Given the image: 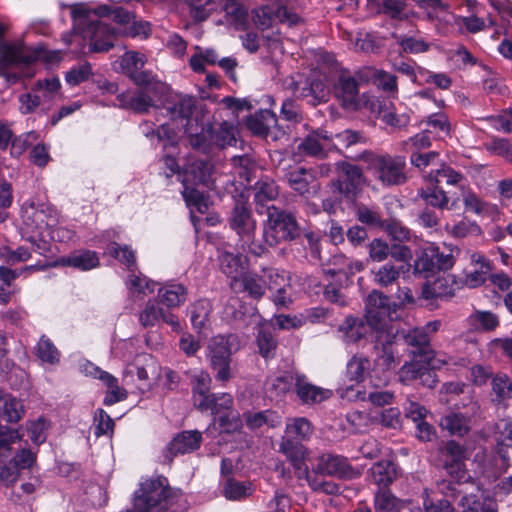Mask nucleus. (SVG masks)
<instances>
[{
    "label": "nucleus",
    "mask_w": 512,
    "mask_h": 512,
    "mask_svg": "<svg viewBox=\"0 0 512 512\" xmlns=\"http://www.w3.org/2000/svg\"><path fill=\"white\" fill-rule=\"evenodd\" d=\"M111 13L108 5H102L91 11L83 4L71 6L73 29L70 34L63 36V41L70 45L76 37L82 40H89L90 52H106L113 47L115 29L109 27L101 20L93 17H104Z\"/></svg>",
    "instance_id": "obj_1"
},
{
    "label": "nucleus",
    "mask_w": 512,
    "mask_h": 512,
    "mask_svg": "<svg viewBox=\"0 0 512 512\" xmlns=\"http://www.w3.org/2000/svg\"><path fill=\"white\" fill-rule=\"evenodd\" d=\"M183 495L172 489L164 476H156L140 483L134 495L135 512H182Z\"/></svg>",
    "instance_id": "obj_2"
},
{
    "label": "nucleus",
    "mask_w": 512,
    "mask_h": 512,
    "mask_svg": "<svg viewBox=\"0 0 512 512\" xmlns=\"http://www.w3.org/2000/svg\"><path fill=\"white\" fill-rule=\"evenodd\" d=\"M365 319L371 329L370 337L375 342V350L386 352L398 337V327L391 319L390 300L382 292L373 290L368 294Z\"/></svg>",
    "instance_id": "obj_3"
},
{
    "label": "nucleus",
    "mask_w": 512,
    "mask_h": 512,
    "mask_svg": "<svg viewBox=\"0 0 512 512\" xmlns=\"http://www.w3.org/2000/svg\"><path fill=\"white\" fill-rule=\"evenodd\" d=\"M213 170L214 166L209 160L195 159L190 160L179 175L183 185L182 195L191 211L196 210L202 214L208 211L209 197L196 186L203 185L209 188L212 184Z\"/></svg>",
    "instance_id": "obj_4"
},
{
    "label": "nucleus",
    "mask_w": 512,
    "mask_h": 512,
    "mask_svg": "<svg viewBox=\"0 0 512 512\" xmlns=\"http://www.w3.org/2000/svg\"><path fill=\"white\" fill-rule=\"evenodd\" d=\"M228 223L231 230L238 236L237 245L243 252H249L255 256H261L265 252L264 246L255 242L257 222L245 202H236Z\"/></svg>",
    "instance_id": "obj_5"
},
{
    "label": "nucleus",
    "mask_w": 512,
    "mask_h": 512,
    "mask_svg": "<svg viewBox=\"0 0 512 512\" xmlns=\"http://www.w3.org/2000/svg\"><path fill=\"white\" fill-rule=\"evenodd\" d=\"M362 160L367 164L368 171L384 186L401 185L406 181V161L402 156H391L389 154H374L365 151L361 155Z\"/></svg>",
    "instance_id": "obj_6"
},
{
    "label": "nucleus",
    "mask_w": 512,
    "mask_h": 512,
    "mask_svg": "<svg viewBox=\"0 0 512 512\" xmlns=\"http://www.w3.org/2000/svg\"><path fill=\"white\" fill-rule=\"evenodd\" d=\"M299 236V225L291 212L281 210L274 205L267 206V221L263 230V239L270 247L282 242L292 241Z\"/></svg>",
    "instance_id": "obj_7"
},
{
    "label": "nucleus",
    "mask_w": 512,
    "mask_h": 512,
    "mask_svg": "<svg viewBox=\"0 0 512 512\" xmlns=\"http://www.w3.org/2000/svg\"><path fill=\"white\" fill-rule=\"evenodd\" d=\"M429 354H414L409 363L404 364L399 371V379L403 383L419 379L423 386L434 387L437 382L434 370L439 369L446 361L435 357H428Z\"/></svg>",
    "instance_id": "obj_8"
},
{
    "label": "nucleus",
    "mask_w": 512,
    "mask_h": 512,
    "mask_svg": "<svg viewBox=\"0 0 512 512\" xmlns=\"http://www.w3.org/2000/svg\"><path fill=\"white\" fill-rule=\"evenodd\" d=\"M7 27L0 23V62L3 66H29L34 62L44 59L46 61H53L58 59V53L53 52L50 57L44 49H33L22 45H8L2 40V35Z\"/></svg>",
    "instance_id": "obj_9"
},
{
    "label": "nucleus",
    "mask_w": 512,
    "mask_h": 512,
    "mask_svg": "<svg viewBox=\"0 0 512 512\" xmlns=\"http://www.w3.org/2000/svg\"><path fill=\"white\" fill-rule=\"evenodd\" d=\"M207 402V407L199 410L211 411L224 431L231 432L240 427V420L232 410L233 398L230 394H211Z\"/></svg>",
    "instance_id": "obj_10"
},
{
    "label": "nucleus",
    "mask_w": 512,
    "mask_h": 512,
    "mask_svg": "<svg viewBox=\"0 0 512 512\" xmlns=\"http://www.w3.org/2000/svg\"><path fill=\"white\" fill-rule=\"evenodd\" d=\"M337 169L339 173L332 183L333 190L347 199H354L363 186L362 170L348 162L339 163Z\"/></svg>",
    "instance_id": "obj_11"
},
{
    "label": "nucleus",
    "mask_w": 512,
    "mask_h": 512,
    "mask_svg": "<svg viewBox=\"0 0 512 512\" xmlns=\"http://www.w3.org/2000/svg\"><path fill=\"white\" fill-rule=\"evenodd\" d=\"M253 18L256 26L262 30L271 27L274 23H285L289 26L296 25L301 18L291 8L279 4H267L253 10Z\"/></svg>",
    "instance_id": "obj_12"
},
{
    "label": "nucleus",
    "mask_w": 512,
    "mask_h": 512,
    "mask_svg": "<svg viewBox=\"0 0 512 512\" xmlns=\"http://www.w3.org/2000/svg\"><path fill=\"white\" fill-rule=\"evenodd\" d=\"M184 132L189 139L190 145L199 151L207 153L213 144L223 146L225 142H220L210 125L203 118L195 115L194 121L188 120L187 124H183Z\"/></svg>",
    "instance_id": "obj_13"
},
{
    "label": "nucleus",
    "mask_w": 512,
    "mask_h": 512,
    "mask_svg": "<svg viewBox=\"0 0 512 512\" xmlns=\"http://www.w3.org/2000/svg\"><path fill=\"white\" fill-rule=\"evenodd\" d=\"M444 468L450 477L458 483H466L471 479L465 466L466 451L454 440L446 443L443 449Z\"/></svg>",
    "instance_id": "obj_14"
},
{
    "label": "nucleus",
    "mask_w": 512,
    "mask_h": 512,
    "mask_svg": "<svg viewBox=\"0 0 512 512\" xmlns=\"http://www.w3.org/2000/svg\"><path fill=\"white\" fill-rule=\"evenodd\" d=\"M312 471L316 475L334 476L341 479H353L358 476L357 471L350 465L346 457L331 453L319 456Z\"/></svg>",
    "instance_id": "obj_15"
},
{
    "label": "nucleus",
    "mask_w": 512,
    "mask_h": 512,
    "mask_svg": "<svg viewBox=\"0 0 512 512\" xmlns=\"http://www.w3.org/2000/svg\"><path fill=\"white\" fill-rule=\"evenodd\" d=\"M333 93L344 109L360 108L358 81L350 73L341 72L338 75L333 85Z\"/></svg>",
    "instance_id": "obj_16"
},
{
    "label": "nucleus",
    "mask_w": 512,
    "mask_h": 512,
    "mask_svg": "<svg viewBox=\"0 0 512 512\" xmlns=\"http://www.w3.org/2000/svg\"><path fill=\"white\" fill-rule=\"evenodd\" d=\"M163 109L173 121L180 120L187 124L188 120L194 121L197 109V99L190 95H170L163 104Z\"/></svg>",
    "instance_id": "obj_17"
},
{
    "label": "nucleus",
    "mask_w": 512,
    "mask_h": 512,
    "mask_svg": "<svg viewBox=\"0 0 512 512\" xmlns=\"http://www.w3.org/2000/svg\"><path fill=\"white\" fill-rule=\"evenodd\" d=\"M338 333L340 339L346 344H357L362 340L375 344L370 337L371 329L368 322L353 315L347 316L338 326ZM373 348L375 349V345Z\"/></svg>",
    "instance_id": "obj_18"
},
{
    "label": "nucleus",
    "mask_w": 512,
    "mask_h": 512,
    "mask_svg": "<svg viewBox=\"0 0 512 512\" xmlns=\"http://www.w3.org/2000/svg\"><path fill=\"white\" fill-rule=\"evenodd\" d=\"M279 451L284 454L287 460L291 463L298 478H301L302 476L308 477L309 470L305 464L308 451L300 441L282 437L279 445Z\"/></svg>",
    "instance_id": "obj_19"
},
{
    "label": "nucleus",
    "mask_w": 512,
    "mask_h": 512,
    "mask_svg": "<svg viewBox=\"0 0 512 512\" xmlns=\"http://www.w3.org/2000/svg\"><path fill=\"white\" fill-rule=\"evenodd\" d=\"M223 18L220 23L235 30H244L248 23V10L240 0H225L222 6Z\"/></svg>",
    "instance_id": "obj_20"
},
{
    "label": "nucleus",
    "mask_w": 512,
    "mask_h": 512,
    "mask_svg": "<svg viewBox=\"0 0 512 512\" xmlns=\"http://www.w3.org/2000/svg\"><path fill=\"white\" fill-rule=\"evenodd\" d=\"M295 392L303 404L320 403L332 396V392L310 383L305 375L299 374L296 378Z\"/></svg>",
    "instance_id": "obj_21"
},
{
    "label": "nucleus",
    "mask_w": 512,
    "mask_h": 512,
    "mask_svg": "<svg viewBox=\"0 0 512 512\" xmlns=\"http://www.w3.org/2000/svg\"><path fill=\"white\" fill-rule=\"evenodd\" d=\"M298 373L285 372L282 375L271 377L266 383V393L271 399L280 400L296 386Z\"/></svg>",
    "instance_id": "obj_22"
},
{
    "label": "nucleus",
    "mask_w": 512,
    "mask_h": 512,
    "mask_svg": "<svg viewBox=\"0 0 512 512\" xmlns=\"http://www.w3.org/2000/svg\"><path fill=\"white\" fill-rule=\"evenodd\" d=\"M202 442L199 431H183L172 439L168 445V451L172 455L191 453L197 450Z\"/></svg>",
    "instance_id": "obj_23"
},
{
    "label": "nucleus",
    "mask_w": 512,
    "mask_h": 512,
    "mask_svg": "<svg viewBox=\"0 0 512 512\" xmlns=\"http://www.w3.org/2000/svg\"><path fill=\"white\" fill-rule=\"evenodd\" d=\"M454 295V288L447 277H438L434 281H427L421 291L424 300L449 299Z\"/></svg>",
    "instance_id": "obj_24"
},
{
    "label": "nucleus",
    "mask_w": 512,
    "mask_h": 512,
    "mask_svg": "<svg viewBox=\"0 0 512 512\" xmlns=\"http://www.w3.org/2000/svg\"><path fill=\"white\" fill-rule=\"evenodd\" d=\"M285 180L292 190L301 196L311 193V183L314 180L312 172L304 167H296L285 174Z\"/></svg>",
    "instance_id": "obj_25"
},
{
    "label": "nucleus",
    "mask_w": 512,
    "mask_h": 512,
    "mask_svg": "<svg viewBox=\"0 0 512 512\" xmlns=\"http://www.w3.org/2000/svg\"><path fill=\"white\" fill-rule=\"evenodd\" d=\"M161 96H154L153 92L138 90L133 95L121 94L119 100L123 107L131 108L138 113H145L151 107H155V100Z\"/></svg>",
    "instance_id": "obj_26"
},
{
    "label": "nucleus",
    "mask_w": 512,
    "mask_h": 512,
    "mask_svg": "<svg viewBox=\"0 0 512 512\" xmlns=\"http://www.w3.org/2000/svg\"><path fill=\"white\" fill-rule=\"evenodd\" d=\"M60 264L73 267L82 271L91 270L99 265V257L91 250H79L68 256L61 257Z\"/></svg>",
    "instance_id": "obj_27"
},
{
    "label": "nucleus",
    "mask_w": 512,
    "mask_h": 512,
    "mask_svg": "<svg viewBox=\"0 0 512 512\" xmlns=\"http://www.w3.org/2000/svg\"><path fill=\"white\" fill-rule=\"evenodd\" d=\"M373 483L386 488L398 476V467L391 460H381L375 463L369 470Z\"/></svg>",
    "instance_id": "obj_28"
},
{
    "label": "nucleus",
    "mask_w": 512,
    "mask_h": 512,
    "mask_svg": "<svg viewBox=\"0 0 512 512\" xmlns=\"http://www.w3.org/2000/svg\"><path fill=\"white\" fill-rule=\"evenodd\" d=\"M276 122L275 114L269 110H260L247 118L246 126L254 135L267 137Z\"/></svg>",
    "instance_id": "obj_29"
},
{
    "label": "nucleus",
    "mask_w": 512,
    "mask_h": 512,
    "mask_svg": "<svg viewBox=\"0 0 512 512\" xmlns=\"http://www.w3.org/2000/svg\"><path fill=\"white\" fill-rule=\"evenodd\" d=\"M158 297L168 308L179 307L187 300V289L180 283H167L159 288Z\"/></svg>",
    "instance_id": "obj_30"
},
{
    "label": "nucleus",
    "mask_w": 512,
    "mask_h": 512,
    "mask_svg": "<svg viewBox=\"0 0 512 512\" xmlns=\"http://www.w3.org/2000/svg\"><path fill=\"white\" fill-rule=\"evenodd\" d=\"M380 11L396 21H408L417 16V13L409 8L406 0H382Z\"/></svg>",
    "instance_id": "obj_31"
},
{
    "label": "nucleus",
    "mask_w": 512,
    "mask_h": 512,
    "mask_svg": "<svg viewBox=\"0 0 512 512\" xmlns=\"http://www.w3.org/2000/svg\"><path fill=\"white\" fill-rule=\"evenodd\" d=\"M25 413L21 400L11 396H2L0 393V418L9 423H16L22 419Z\"/></svg>",
    "instance_id": "obj_32"
},
{
    "label": "nucleus",
    "mask_w": 512,
    "mask_h": 512,
    "mask_svg": "<svg viewBox=\"0 0 512 512\" xmlns=\"http://www.w3.org/2000/svg\"><path fill=\"white\" fill-rule=\"evenodd\" d=\"M141 90L153 92L154 96H163L168 90V86L157 80L151 71H137L130 77Z\"/></svg>",
    "instance_id": "obj_33"
},
{
    "label": "nucleus",
    "mask_w": 512,
    "mask_h": 512,
    "mask_svg": "<svg viewBox=\"0 0 512 512\" xmlns=\"http://www.w3.org/2000/svg\"><path fill=\"white\" fill-rule=\"evenodd\" d=\"M242 347V339L234 333L216 335L207 344L209 352H238Z\"/></svg>",
    "instance_id": "obj_34"
},
{
    "label": "nucleus",
    "mask_w": 512,
    "mask_h": 512,
    "mask_svg": "<svg viewBox=\"0 0 512 512\" xmlns=\"http://www.w3.org/2000/svg\"><path fill=\"white\" fill-rule=\"evenodd\" d=\"M212 305L209 300L201 299L189 307V315L192 326L196 330H201L209 325Z\"/></svg>",
    "instance_id": "obj_35"
},
{
    "label": "nucleus",
    "mask_w": 512,
    "mask_h": 512,
    "mask_svg": "<svg viewBox=\"0 0 512 512\" xmlns=\"http://www.w3.org/2000/svg\"><path fill=\"white\" fill-rule=\"evenodd\" d=\"M440 425L451 435L464 436L470 430V418L461 413L451 412L441 419Z\"/></svg>",
    "instance_id": "obj_36"
},
{
    "label": "nucleus",
    "mask_w": 512,
    "mask_h": 512,
    "mask_svg": "<svg viewBox=\"0 0 512 512\" xmlns=\"http://www.w3.org/2000/svg\"><path fill=\"white\" fill-rule=\"evenodd\" d=\"M313 429L311 423L304 417L290 418L286 423L285 435L295 441H304L310 438Z\"/></svg>",
    "instance_id": "obj_37"
},
{
    "label": "nucleus",
    "mask_w": 512,
    "mask_h": 512,
    "mask_svg": "<svg viewBox=\"0 0 512 512\" xmlns=\"http://www.w3.org/2000/svg\"><path fill=\"white\" fill-rule=\"evenodd\" d=\"M23 439L19 429L9 426H0V463L10 458L12 446Z\"/></svg>",
    "instance_id": "obj_38"
},
{
    "label": "nucleus",
    "mask_w": 512,
    "mask_h": 512,
    "mask_svg": "<svg viewBox=\"0 0 512 512\" xmlns=\"http://www.w3.org/2000/svg\"><path fill=\"white\" fill-rule=\"evenodd\" d=\"M294 89L299 97L307 99V102L312 106L327 101L328 89L320 80H312L309 86L303 87L301 91H299L298 86H295Z\"/></svg>",
    "instance_id": "obj_39"
},
{
    "label": "nucleus",
    "mask_w": 512,
    "mask_h": 512,
    "mask_svg": "<svg viewBox=\"0 0 512 512\" xmlns=\"http://www.w3.org/2000/svg\"><path fill=\"white\" fill-rule=\"evenodd\" d=\"M195 385L193 387L194 405L197 409L207 407V401L211 394H209L211 378L208 373L204 371L198 372L194 376Z\"/></svg>",
    "instance_id": "obj_40"
},
{
    "label": "nucleus",
    "mask_w": 512,
    "mask_h": 512,
    "mask_svg": "<svg viewBox=\"0 0 512 512\" xmlns=\"http://www.w3.org/2000/svg\"><path fill=\"white\" fill-rule=\"evenodd\" d=\"M355 216L360 223L371 228L381 229L385 221L378 207L363 203L356 205Z\"/></svg>",
    "instance_id": "obj_41"
},
{
    "label": "nucleus",
    "mask_w": 512,
    "mask_h": 512,
    "mask_svg": "<svg viewBox=\"0 0 512 512\" xmlns=\"http://www.w3.org/2000/svg\"><path fill=\"white\" fill-rule=\"evenodd\" d=\"M240 283L243 291L253 299H260L266 291V280L263 275L247 272L241 275Z\"/></svg>",
    "instance_id": "obj_42"
},
{
    "label": "nucleus",
    "mask_w": 512,
    "mask_h": 512,
    "mask_svg": "<svg viewBox=\"0 0 512 512\" xmlns=\"http://www.w3.org/2000/svg\"><path fill=\"white\" fill-rule=\"evenodd\" d=\"M422 198L426 202L427 205L438 209H447L452 210L456 207L458 200L454 199L451 204H449V198L446 192L439 188L438 186L427 188L423 190L421 193Z\"/></svg>",
    "instance_id": "obj_43"
},
{
    "label": "nucleus",
    "mask_w": 512,
    "mask_h": 512,
    "mask_svg": "<svg viewBox=\"0 0 512 512\" xmlns=\"http://www.w3.org/2000/svg\"><path fill=\"white\" fill-rule=\"evenodd\" d=\"M399 341H403L405 344L411 347L418 348L419 352H425L423 349L429 344L430 339L429 334L425 328H414L407 334L398 330L397 339L388 346L387 351L393 344L398 343Z\"/></svg>",
    "instance_id": "obj_44"
},
{
    "label": "nucleus",
    "mask_w": 512,
    "mask_h": 512,
    "mask_svg": "<svg viewBox=\"0 0 512 512\" xmlns=\"http://www.w3.org/2000/svg\"><path fill=\"white\" fill-rule=\"evenodd\" d=\"M380 230L385 232L391 240L398 242H408L412 237L411 230L396 217L385 218Z\"/></svg>",
    "instance_id": "obj_45"
},
{
    "label": "nucleus",
    "mask_w": 512,
    "mask_h": 512,
    "mask_svg": "<svg viewBox=\"0 0 512 512\" xmlns=\"http://www.w3.org/2000/svg\"><path fill=\"white\" fill-rule=\"evenodd\" d=\"M101 381L107 387V392L104 397L103 403L106 406L113 405L117 402L123 401L127 398L125 389L118 385V380L110 373L101 374Z\"/></svg>",
    "instance_id": "obj_46"
},
{
    "label": "nucleus",
    "mask_w": 512,
    "mask_h": 512,
    "mask_svg": "<svg viewBox=\"0 0 512 512\" xmlns=\"http://www.w3.org/2000/svg\"><path fill=\"white\" fill-rule=\"evenodd\" d=\"M428 178L431 183L439 184L444 181L447 185L463 188L464 176L450 166L442 165L439 169L431 171Z\"/></svg>",
    "instance_id": "obj_47"
},
{
    "label": "nucleus",
    "mask_w": 512,
    "mask_h": 512,
    "mask_svg": "<svg viewBox=\"0 0 512 512\" xmlns=\"http://www.w3.org/2000/svg\"><path fill=\"white\" fill-rule=\"evenodd\" d=\"M279 194L278 186L272 180L265 179L256 183L254 201L257 206L267 208V203L275 200Z\"/></svg>",
    "instance_id": "obj_48"
},
{
    "label": "nucleus",
    "mask_w": 512,
    "mask_h": 512,
    "mask_svg": "<svg viewBox=\"0 0 512 512\" xmlns=\"http://www.w3.org/2000/svg\"><path fill=\"white\" fill-rule=\"evenodd\" d=\"M220 267L223 273L232 279L231 286L234 288L238 282V275L241 274L242 260L238 255L224 252L220 256Z\"/></svg>",
    "instance_id": "obj_49"
},
{
    "label": "nucleus",
    "mask_w": 512,
    "mask_h": 512,
    "mask_svg": "<svg viewBox=\"0 0 512 512\" xmlns=\"http://www.w3.org/2000/svg\"><path fill=\"white\" fill-rule=\"evenodd\" d=\"M401 499H398L389 490L379 489L374 496L375 512H397L398 507H403Z\"/></svg>",
    "instance_id": "obj_50"
},
{
    "label": "nucleus",
    "mask_w": 512,
    "mask_h": 512,
    "mask_svg": "<svg viewBox=\"0 0 512 512\" xmlns=\"http://www.w3.org/2000/svg\"><path fill=\"white\" fill-rule=\"evenodd\" d=\"M318 259L322 262H326L329 268L325 269L326 274L338 278V281H343L347 265L349 264V258L341 253L331 255L327 260L318 253Z\"/></svg>",
    "instance_id": "obj_51"
},
{
    "label": "nucleus",
    "mask_w": 512,
    "mask_h": 512,
    "mask_svg": "<svg viewBox=\"0 0 512 512\" xmlns=\"http://www.w3.org/2000/svg\"><path fill=\"white\" fill-rule=\"evenodd\" d=\"M217 0H186L190 16L196 21L206 20L216 9Z\"/></svg>",
    "instance_id": "obj_52"
},
{
    "label": "nucleus",
    "mask_w": 512,
    "mask_h": 512,
    "mask_svg": "<svg viewBox=\"0 0 512 512\" xmlns=\"http://www.w3.org/2000/svg\"><path fill=\"white\" fill-rule=\"evenodd\" d=\"M298 151L304 156L324 158L326 156V144L319 142L317 135H307L298 145Z\"/></svg>",
    "instance_id": "obj_53"
},
{
    "label": "nucleus",
    "mask_w": 512,
    "mask_h": 512,
    "mask_svg": "<svg viewBox=\"0 0 512 512\" xmlns=\"http://www.w3.org/2000/svg\"><path fill=\"white\" fill-rule=\"evenodd\" d=\"M252 485L250 482H238L235 479H227L223 494L229 500H241L252 494Z\"/></svg>",
    "instance_id": "obj_54"
},
{
    "label": "nucleus",
    "mask_w": 512,
    "mask_h": 512,
    "mask_svg": "<svg viewBox=\"0 0 512 512\" xmlns=\"http://www.w3.org/2000/svg\"><path fill=\"white\" fill-rule=\"evenodd\" d=\"M469 320L476 330L491 331L499 325L498 316L490 311H475Z\"/></svg>",
    "instance_id": "obj_55"
},
{
    "label": "nucleus",
    "mask_w": 512,
    "mask_h": 512,
    "mask_svg": "<svg viewBox=\"0 0 512 512\" xmlns=\"http://www.w3.org/2000/svg\"><path fill=\"white\" fill-rule=\"evenodd\" d=\"M401 269L392 263H385L373 271L374 282L382 287H387L400 277Z\"/></svg>",
    "instance_id": "obj_56"
},
{
    "label": "nucleus",
    "mask_w": 512,
    "mask_h": 512,
    "mask_svg": "<svg viewBox=\"0 0 512 512\" xmlns=\"http://www.w3.org/2000/svg\"><path fill=\"white\" fill-rule=\"evenodd\" d=\"M370 361L364 356L355 355L347 364V377L356 383L363 380L370 369Z\"/></svg>",
    "instance_id": "obj_57"
},
{
    "label": "nucleus",
    "mask_w": 512,
    "mask_h": 512,
    "mask_svg": "<svg viewBox=\"0 0 512 512\" xmlns=\"http://www.w3.org/2000/svg\"><path fill=\"white\" fill-rule=\"evenodd\" d=\"M493 437L497 447H512V421L509 419L497 421L494 425Z\"/></svg>",
    "instance_id": "obj_58"
},
{
    "label": "nucleus",
    "mask_w": 512,
    "mask_h": 512,
    "mask_svg": "<svg viewBox=\"0 0 512 512\" xmlns=\"http://www.w3.org/2000/svg\"><path fill=\"white\" fill-rule=\"evenodd\" d=\"M438 270L430 247L425 249L421 256L414 263V272L428 278L434 275Z\"/></svg>",
    "instance_id": "obj_59"
},
{
    "label": "nucleus",
    "mask_w": 512,
    "mask_h": 512,
    "mask_svg": "<svg viewBox=\"0 0 512 512\" xmlns=\"http://www.w3.org/2000/svg\"><path fill=\"white\" fill-rule=\"evenodd\" d=\"M347 422L351 429L356 433L366 432L369 427L376 421L372 416L364 411L352 410L346 415Z\"/></svg>",
    "instance_id": "obj_60"
},
{
    "label": "nucleus",
    "mask_w": 512,
    "mask_h": 512,
    "mask_svg": "<svg viewBox=\"0 0 512 512\" xmlns=\"http://www.w3.org/2000/svg\"><path fill=\"white\" fill-rule=\"evenodd\" d=\"M147 59L144 54L135 51H128L120 58V65L122 70L130 77L132 73H136L142 69Z\"/></svg>",
    "instance_id": "obj_61"
},
{
    "label": "nucleus",
    "mask_w": 512,
    "mask_h": 512,
    "mask_svg": "<svg viewBox=\"0 0 512 512\" xmlns=\"http://www.w3.org/2000/svg\"><path fill=\"white\" fill-rule=\"evenodd\" d=\"M127 287L131 293H137L141 295H148L154 292L156 284L143 275H135L131 273L128 275Z\"/></svg>",
    "instance_id": "obj_62"
},
{
    "label": "nucleus",
    "mask_w": 512,
    "mask_h": 512,
    "mask_svg": "<svg viewBox=\"0 0 512 512\" xmlns=\"http://www.w3.org/2000/svg\"><path fill=\"white\" fill-rule=\"evenodd\" d=\"M266 289L270 291L281 290L282 287H290L289 277L285 271L275 268L263 269Z\"/></svg>",
    "instance_id": "obj_63"
},
{
    "label": "nucleus",
    "mask_w": 512,
    "mask_h": 512,
    "mask_svg": "<svg viewBox=\"0 0 512 512\" xmlns=\"http://www.w3.org/2000/svg\"><path fill=\"white\" fill-rule=\"evenodd\" d=\"M393 37L397 39L398 44L406 53L418 54L426 52L429 49V44L423 39L406 35L398 36L396 34H394Z\"/></svg>",
    "instance_id": "obj_64"
}]
</instances>
